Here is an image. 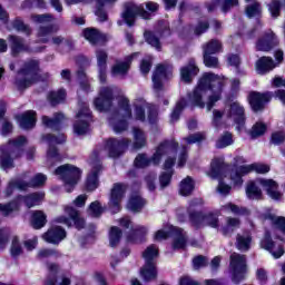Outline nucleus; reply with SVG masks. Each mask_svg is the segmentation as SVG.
<instances>
[{
    "mask_svg": "<svg viewBox=\"0 0 285 285\" xmlns=\"http://www.w3.org/2000/svg\"><path fill=\"white\" fill-rule=\"evenodd\" d=\"M177 146L179 145L173 140L161 142L156 149V153L154 154L151 159H148V157H146V155L144 154H139L135 159L136 168H146V166H150V164L157 166L159 161H161L164 155H170V153H175L177 150Z\"/></svg>",
    "mask_w": 285,
    "mask_h": 285,
    "instance_id": "6e6552de",
    "label": "nucleus"
},
{
    "mask_svg": "<svg viewBox=\"0 0 285 285\" xmlns=\"http://www.w3.org/2000/svg\"><path fill=\"white\" fill-rule=\"evenodd\" d=\"M145 39L147 43H149V46H153V48H156V50H161V42H159V33L146 31Z\"/></svg>",
    "mask_w": 285,
    "mask_h": 285,
    "instance_id": "4d7b16f0",
    "label": "nucleus"
},
{
    "mask_svg": "<svg viewBox=\"0 0 285 285\" xmlns=\"http://www.w3.org/2000/svg\"><path fill=\"white\" fill-rule=\"evenodd\" d=\"M273 99V95L271 92H257V91H252L249 92L248 96V102L254 112H259V110H264V107L268 101Z\"/></svg>",
    "mask_w": 285,
    "mask_h": 285,
    "instance_id": "4be33fe9",
    "label": "nucleus"
},
{
    "mask_svg": "<svg viewBox=\"0 0 285 285\" xmlns=\"http://www.w3.org/2000/svg\"><path fill=\"white\" fill-rule=\"evenodd\" d=\"M146 146V134L140 128H134V148L139 150V148H144Z\"/></svg>",
    "mask_w": 285,
    "mask_h": 285,
    "instance_id": "864d4df0",
    "label": "nucleus"
},
{
    "mask_svg": "<svg viewBox=\"0 0 285 285\" xmlns=\"http://www.w3.org/2000/svg\"><path fill=\"white\" fill-rule=\"evenodd\" d=\"M239 226H242V220H239V218L227 217L226 225L222 228V233L225 237H230Z\"/></svg>",
    "mask_w": 285,
    "mask_h": 285,
    "instance_id": "a19ab883",
    "label": "nucleus"
},
{
    "mask_svg": "<svg viewBox=\"0 0 285 285\" xmlns=\"http://www.w3.org/2000/svg\"><path fill=\"white\" fill-rule=\"evenodd\" d=\"M46 214L41 210L32 213L31 226L36 229L43 228L46 226Z\"/></svg>",
    "mask_w": 285,
    "mask_h": 285,
    "instance_id": "603ef678",
    "label": "nucleus"
},
{
    "mask_svg": "<svg viewBox=\"0 0 285 285\" xmlns=\"http://www.w3.org/2000/svg\"><path fill=\"white\" fill-rule=\"evenodd\" d=\"M277 68V63L271 57H262L256 61V70L258 75H266V72H271V70H275Z\"/></svg>",
    "mask_w": 285,
    "mask_h": 285,
    "instance_id": "473e14b6",
    "label": "nucleus"
},
{
    "mask_svg": "<svg viewBox=\"0 0 285 285\" xmlns=\"http://www.w3.org/2000/svg\"><path fill=\"white\" fill-rule=\"evenodd\" d=\"M250 242H253V238L249 233L238 234L236 237V247L238 250L246 253V250L250 249Z\"/></svg>",
    "mask_w": 285,
    "mask_h": 285,
    "instance_id": "49530a36",
    "label": "nucleus"
},
{
    "mask_svg": "<svg viewBox=\"0 0 285 285\" xmlns=\"http://www.w3.org/2000/svg\"><path fill=\"white\" fill-rule=\"evenodd\" d=\"M53 222L69 227L73 224L78 230H81L86 226V220L81 218L79 212L69 206L65 207V215L56 217Z\"/></svg>",
    "mask_w": 285,
    "mask_h": 285,
    "instance_id": "4468645a",
    "label": "nucleus"
},
{
    "mask_svg": "<svg viewBox=\"0 0 285 285\" xmlns=\"http://www.w3.org/2000/svg\"><path fill=\"white\" fill-rule=\"evenodd\" d=\"M9 41L11 43L12 55H19V52H28V50H30L26 41L19 37L10 36Z\"/></svg>",
    "mask_w": 285,
    "mask_h": 285,
    "instance_id": "ea45409f",
    "label": "nucleus"
},
{
    "mask_svg": "<svg viewBox=\"0 0 285 285\" xmlns=\"http://www.w3.org/2000/svg\"><path fill=\"white\" fill-rule=\"evenodd\" d=\"M184 108H186V99L183 98L176 104V107L170 115L171 124H175V121L179 120V115H181Z\"/></svg>",
    "mask_w": 285,
    "mask_h": 285,
    "instance_id": "680f3d73",
    "label": "nucleus"
},
{
    "mask_svg": "<svg viewBox=\"0 0 285 285\" xmlns=\"http://www.w3.org/2000/svg\"><path fill=\"white\" fill-rule=\"evenodd\" d=\"M56 175L65 181L67 193H72L81 179V170L72 165H62L56 169Z\"/></svg>",
    "mask_w": 285,
    "mask_h": 285,
    "instance_id": "9d476101",
    "label": "nucleus"
},
{
    "mask_svg": "<svg viewBox=\"0 0 285 285\" xmlns=\"http://www.w3.org/2000/svg\"><path fill=\"white\" fill-rule=\"evenodd\" d=\"M117 0H65L66 6H77V3H95L96 6V16L99 18V21H106L108 14L104 10L109 3H115Z\"/></svg>",
    "mask_w": 285,
    "mask_h": 285,
    "instance_id": "6ab92c4d",
    "label": "nucleus"
},
{
    "mask_svg": "<svg viewBox=\"0 0 285 285\" xmlns=\"http://www.w3.org/2000/svg\"><path fill=\"white\" fill-rule=\"evenodd\" d=\"M257 184H261L263 188L267 191L272 199H282V193L277 191V183L273 179H257Z\"/></svg>",
    "mask_w": 285,
    "mask_h": 285,
    "instance_id": "2f4dec72",
    "label": "nucleus"
},
{
    "mask_svg": "<svg viewBox=\"0 0 285 285\" xmlns=\"http://www.w3.org/2000/svg\"><path fill=\"white\" fill-rule=\"evenodd\" d=\"M137 17H141L142 19H150V13H148V11H145L144 4L127 2L121 13L122 21H125L127 26H135Z\"/></svg>",
    "mask_w": 285,
    "mask_h": 285,
    "instance_id": "f8f14e48",
    "label": "nucleus"
},
{
    "mask_svg": "<svg viewBox=\"0 0 285 285\" xmlns=\"http://www.w3.org/2000/svg\"><path fill=\"white\" fill-rule=\"evenodd\" d=\"M261 246L271 253L274 259H279L285 253L284 246L275 245V242L271 238V234L266 233L264 238L261 242Z\"/></svg>",
    "mask_w": 285,
    "mask_h": 285,
    "instance_id": "bb28decb",
    "label": "nucleus"
},
{
    "mask_svg": "<svg viewBox=\"0 0 285 285\" xmlns=\"http://www.w3.org/2000/svg\"><path fill=\"white\" fill-rule=\"evenodd\" d=\"M8 242H10V229L0 228V253L1 250H6V246H8Z\"/></svg>",
    "mask_w": 285,
    "mask_h": 285,
    "instance_id": "338daca9",
    "label": "nucleus"
},
{
    "mask_svg": "<svg viewBox=\"0 0 285 285\" xmlns=\"http://www.w3.org/2000/svg\"><path fill=\"white\" fill-rule=\"evenodd\" d=\"M140 275L145 282L157 279V267L155 263H145V266L140 269Z\"/></svg>",
    "mask_w": 285,
    "mask_h": 285,
    "instance_id": "37998d69",
    "label": "nucleus"
},
{
    "mask_svg": "<svg viewBox=\"0 0 285 285\" xmlns=\"http://www.w3.org/2000/svg\"><path fill=\"white\" fill-rule=\"evenodd\" d=\"M96 60L98 68V77L101 83H105L108 75V52L104 49L96 50Z\"/></svg>",
    "mask_w": 285,
    "mask_h": 285,
    "instance_id": "a878e982",
    "label": "nucleus"
},
{
    "mask_svg": "<svg viewBox=\"0 0 285 285\" xmlns=\"http://www.w3.org/2000/svg\"><path fill=\"white\" fill-rule=\"evenodd\" d=\"M168 237H174L173 248L175 250L186 248V233H184V229L173 226L169 232L159 229L156 232L154 239L155 242H164V239H168Z\"/></svg>",
    "mask_w": 285,
    "mask_h": 285,
    "instance_id": "9b49d317",
    "label": "nucleus"
},
{
    "mask_svg": "<svg viewBox=\"0 0 285 285\" xmlns=\"http://www.w3.org/2000/svg\"><path fill=\"white\" fill-rule=\"evenodd\" d=\"M61 121H63V114H57L53 119L48 116L42 117V124L47 128H57Z\"/></svg>",
    "mask_w": 285,
    "mask_h": 285,
    "instance_id": "13d9d810",
    "label": "nucleus"
},
{
    "mask_svg": "<svg viewBox=\"0 0 285 285\" xmlns=\"http://www.w3.org/2000/svg\"><path fill=\"white\" fill-rule=\"evenodd\" d=\"M134 106V119H136V121H145L146 110H148L149 124H157V108H155V106H149L144 100L136 101Z\"/></svg>",
    "mask_w": 285,
    "mask_h": 285,
    "instance_id": "dca6fc26",
    "label": "nucleus"
},
{
    "mask_svg": "<svg viewBox=\"0 0 285 285\" xmlns=\"http://www.w3.org/2000/svg\"><path fill=\"white\" fill-rule=\"evenodd\" d=\"M99 170H101V165L99 163L92 167L91 173L87 177V189L97 190L99 186Z\"/></svg>",
    "mask_w": 285,
    "mask_h": 285,
    "instance_id": "58836bf2",
    "label": "nucleus"
},
{
    "mask_svg": "<svg viewBox=\"0 0 285 285\" xmlns=\"http://www.w3.org/2000/svg\"><path fill=\"white\" fill-rule=\"evenodd\" d=\"M224 86H226L225 77L206 72L193 92L188 95V102L197 108H207V112H210L217 101L222 99Z\"/></svg>",
    "mask_w": 285,
    "mask_h": 285,
    "instance_id": "f257e3e1",
    "label": "nucleus"
},
{
    "mask_svg": "<svg viewBox=\"0 0 285 285\" xmlns=\"http://www.w3.org/2000/svg\"><path fill=\"white\" fill-rule=\"evenodd\" d=\"M85 39L91 43V46H98L106 41V37L101 35L97 29L87 28L82 32Z\"/></svg>",
    "mask_w": 285,
    "mask_h": 285,
    "instance_id": "72a5a7b5",
    "label": "nucleus"
},
{
    "mask_svg": "<svg viewBox=\"0 0 285 285\" xmlns=\"http://www.w3.org/2000/svg\"><path fill=\"white\" fill-rule=\"evenodd\" d=\"M42 139L49 144V149L47 151L49 161H61V156H59L57 147H55L53 144H63V141H66V136L63 134H60L59 137L47 135Z\"/></svg>",
    "mask_w": 285,
    "mask_h": 285,
    "instance_id": "5701e85b",
    "label": "nucleus"
},
{
    "mask_svg": "<svg viewBox=\"0 0 285 285\" xmlns=\"http://www.w3.org/2000/svg\"><path fill=\"white\" fill-rule=\"evenodd\" d=\"M230 268L233 272V282L239 284L246 277V256L233 253L230 255Z\"/></svg>",
    "mask_w": 285,
    "mask_h": 285,
    "instance_id": "f3484780",
    "label": "nucleus"
},
{
    "mask_svg": "<svg viewBox=\"0 0 285 285\" xmlns=\"http://www.w3.org/2000/svg\"><path fill=\"white\" fill-rule=\"evenodd\" d=\"M121 239V229L118 227H111L109 232V244L110 246L115 247L117 244H119Z\"/></svg>",
    "mask_w": 285,
    "mask_h": 285,
    "instance_id": "0e129e2a",
    "label": "nucleus"
},
{
    "mask_svg": "<svg viewBox=\"0 0 285 285\" xmlns=\"http://www.w3.org/2000/svg\"><path fill=\"white\" fill-rule=\"evenodd\" d=\"M145 264H155V258L159 257V247L149 245L142 253Z\"/></svg>",
    "mask_w": 285,
    "mask_h": 285,
    "instance_id": "09e8293b",
    "label": "nucleus"
},
{
    "mask_svg": "<svg viewBox=\"0 0 285 285\" xmlns=\"http://www.w3.org/2000/svg\"><path fill=\"white\" fill-rule=\"evenodd\" d=\"M42 238L48 244H59L66 239V229L60 226H53L42 235Z\"/></svg>",
    "mask_w": 285,
    "mask_h": 285,
    "instance_id": "cd10ccee",
    "label": "nucleus"
},
{
    "mask_svg": "<svg viewBox=\"0 0 285 285\" xmlns=\"http://www.w3.org/2000/svg\"><path fill=\"white\" fill-rule=\"evenodd\" d=\"M48 99L51 106H57L66 100V90L60 89L58 91H51L48 95Z\"/></svg>",
    "mask_w": 285,
    "mask_h": 285,
    "instance_id": "6e6d98bb",
    "label": "nucleus"
},
{
    "mask_svg": "<svg viewBox=\"0 0 285 285\" xmlns=\"http://www.w3.org/2000/svg\"><path fill=\"white\" fill-rule=\"evenodd\" d=\"M222 213H233V215H250V210L246 207H239L233 203H227L226 205L220 207Z\"/></svg>",
    "mask_w": 285,
    "mask_h": 285,
    "instance_id": "de8ad7c7",
    "label": "nucleus"
},
{
    "mask_svg": "<svg viewBox=\"0 0 285 285\" xmlns=\"http://www.w3.org/2000/svg\"><path fill=\"white\" fill-rule=\"evenodd\" d=\"M226 170H228V165L224 163V157L214 158L207 175L212 177V179H223L224 177H228Z\"/></svg>",
    "mask_w": 285,
    "mask_h": 285,
    "instance_id": "393cba45",
    "label": "nucleus"
},
{
    "mask_svg": "<svg viewBox=\"0 0 285 285\" xmlns=\"http://www.w3.org/2000/svg\"><path fill=\"white\" fill-rule=\"evenodd\" d=\"M126 190L128 187L125 184L116 183L114 184L110 196H109V210L114 214L119 213L121 210V202H124V197H126Z\"/></svg>",
    "mask_w": 285,
    "mask_h": 285,
    "instance_id": "2eb2a0df",
    "label": "nucleus"
},
{
    "mask_svg": "<svg viewBox=\"0 0 285 285\" xmlns=\"http://www.w3.org/2000/svg\"><path fill=\"white\" fill-rule=\"evenodd\" d=\"M190 220L195 228H204V226H210L212 228H217L219 226V218L214 214H202L195 213L190 214Z\"/></svg>",
    "mask_w": 285,
    "mask_h": 285,
    "instance_id": "aec40b11",
    "label": "nucleus"
},
{
    "mask_svg": "<svg viewBox=\"0 0 285 285\" xmlns=\"http://www.w3.org/2000/svg\"><path fill=\"white\" fill-rule=\"evenodd\" d=\"M173 77V67L166 65H158L153 73V88L155 92L164 90V80Z\"/></svg>",
    "mask_w": 285,
    "mask_h": 285,
    "instance_id": "a211bd4d",
    "label": "nucleus"
},
{
    "mask_svg": "<svg viewBox=\"0 0 285 285\" xmlns=\"http://www.w3.org/2000/svg\"><path fill=\"white\" fill-rule=\"evenodd\" d=\"M232 144H233V134L226 131L216 141V147H218V148H227V146H232Z\"/></svg>",
    "mask_w": 285,
    "mask_h": 285,
    "instance_id": "e2e57ef3",
    "label": "nucleus"
},
{
    "mask_svg": "<svg viewBox=\"0 0 285 285\" xmlns=\"http://www.w3.org/2000/svg\"><path fill=\"white\" fill-rule=\"evenodd\" d=\"M173 166H175V159L168 158L165 161V170L167 171H164L159 177L160 188L170 186V179H173V170H170V168H173Z\"/></svg>",
    "mask_w": 285,
    "mask_h": 285,
    "instance_id": "f704fd0d",
    "label": "nucleus"
},
{
    "mask_svg": "<svg viewBox=\"0 0 285 285\" xmlns=\"http://www.w3.org/2000/svg\"><path fill=\"white\" fill-rule=\"evenodd\" d=\"M205 139H206L205 132H196L183 139V150L180 151L178 157L179 168H181L183 166H186V160L188 159V155L186 154V146H190L191 144H199Z\"/></svg>",
    "mask_w": 285,
    "mask_h": 285,
    "instance_id": "412c9836",
    "label": "nucleus"
},
{
    "mask_svg": "<svg viewBox=\"0 0 285 285\" xmlns=\"http://www.w3.org/2000/svg\"><path fill=\"white\" fill-rule=\"evenodd\" d=\"M139 53H132L127 57L126 61H116V63L111 67L112 77H126L128 75V70H130V61H132L134 57H137Z\"/></svg>",
    "mask_w": 285,
    "mask_h": 285,
    "instance_id": "c756f323",
    "label": "nucleus"
},
{
    "mask_svg": "<svg viewBox=\"0 0 285 285\" xmlns=\"http://www.w3.org/2000/svg\"><path fill=\"white\" fill-rule=\"evenodd\" d=\"M17 119L20 128L23 130H30V128H35L37 124V112L29 110L22 115L17 116Z\"/></svg>",
    "mask_w": 285,
    "mask_h": 285,
    "instance_id": "7c9ffc66",
    "label": "nucleus"
},
{
    "mask_svg": "<svg viewBox=\"0 0 285 285\" xmlns=\"http://www.w3.org/2000/svg\"><path fill=\"white\" fill-rule=\"evenodd\" d=\"M264 132H266V125L264 122H256L252 128L250 136L255 139L262 137Z\"/></svg>",
    "mask_w": 285,
    "mask_h": 285,
    "instance_id": "774afa93",
    "label": "nucleus"
},
{
    "mask_svg": "<svg viewBox=\"0 0 285 285\" xmlns=\"http://www.w3.org/2000/svg\"><path fill=\"white\" fill-rule=\"evenodd\" d=\"M48 177L43 174H36L33 177L30 173H24L19 179H11L4 191L6 197H10L14 190H28V188H41L46 185Z\"/></svg>",
    "mask_w": 285,
    "mask_h": 285,
    "instance_id": "20e7f679",
    "label": "nucleus"
},
{
    "mask_svg": "<svg viewBox=\"0 0 285 285\" xmlns=\"http://www.w3.org/2000/svg\"><path fill=\"white\" fill-rule=\"evenodd\" d=\"M144 206H146V199L139 194H131L127 204V209L131 210V213H141Z\"/></svg>",
    "mask_w": 285,
    "mask_h": 285,
    "instance_id": "e433bc0d",
    "label": "nucleus"
},
{
    "mask_svg": "<svg viewBox=\"0 0 285 285\" xmlns=\"http://www.w3.org/2000/svg\"><path fill=\"white\" fill-rule=\"evenodd\" d=\"M261 217L265 220L267 219L268 222H271V224H273L275 228H277L278 230H281V233H283V235H285V217L276 216L275 214L271 213V210L262 214Z\"/></svg>",
    "mask_w": 285,
    "mask_h": 285,
    "instance_id": "4c0bfd02",
    "label": "nucleus"
},
{
    "mask_svg": "<svg viewBox=\"0 0 285 285\" xmlns=\"http://www.w3.org/2000/svg\"><path fill=\"white\" fill-rule=\"evenodd\" d=\"M55 32V28L52 26L40 27L38 31V37L42 43H48V36Z\"/></svg>",
    "mask_w": 285,
    "mask_h": 285,
    "instance_id": "69168bd1",
    "label": "nucleus"
},
{
    "mask_svg": "<svg viewBox=\"0 0 285 285\" xmlns=\"http://www.w3.org/2000/svg\"><path fill=\"white\" fill-rule=\"evenodd\" d=\"M94 104L99 112L108 110L112 106V89L110 87H102Z\"/></svg>",
    "mask_w": 285,
    "mask_h": 285,
    "instance_id": "b1692460",
    "label": "nucleus"
},
{
    "mask_svg": "<svg viewBox=\"0 0 285 285\" xmlns=\"http://www.w3.org/2000/svg\"><path fill=\"white\" fill-rule=\"evenodd\" d=\"M27 141L26 137L20 136L0 148V168L2 170L14 168V159L21 157V146H24Z\"/></svg>",
    "mask_w": 285,
    "mask_h": 285,
    "instance_id": "7ed1b4c3",
    "label": "nucleus"
},
{
    "mask_svg": "<svg viewBox=\"0 0 285 285\" xmlns=\"http://www.w3.org/2000/svg\"><path fill=\"white\" fill-rule=\"evenodd\" d=\"M19 210V202L12 200L8 204H0V215L2 217H10L12 213H17Z\"/></svg>",
    "mask_w": 285,
    "mask_h": 285,
    "instance_id": "3c124183",
    "label": "nucleus"
},
{
    "mask_svg": "<svg viewBox=\"0 0 285 285\" xmlns=\"http://www.w3.org/2000/svg\"><path fill=\"white\" fill-rule=\"evenodd\" d=\"M274 46H277V37H275V33L269 30L257 41L256 50L261 52H268L269 50H273Z\"/></svg>",
    "mask_w": 285,
    "mask_h": 285,
    "instance_id": "c85d7f7f",
    "label": "nucleus"
},
{
    "mask_svg": "<svg viewBox=\"0 0 285 285\" xmlns=\"http://www.w3.org/2000/svg\"><path fill=\"white\" fill-rule=\"evenodd\" d=\"M227 119L237 124V130H242L244 128V121H246L244 107L239 102H232L225 107L223 112L214 110V124L216 126H219V121H226Z\"/></svg>",
    "mask_w": 285,
    "mask_h": 285,
    "instance_id": "0eeeda50",
    "label": "nucleus"
},
{
    "mask_svg": "<svg viewBox=\"0 0 285 285\" xmlns=\"http://www.w3.org/2000/svg\"><path fill=\"white\" fill-rule=\"evenodd\" d=\"M239 164H246V159L242 156H237L235 158V168L232 169V171L229 173V179L232 180L234 186H242V184H244V180L242 179V177H244V175H248V173H253V170H255V173H258L261 175L269 173L271 170V167L268 165L252 164V165L239 166Z\"/></svg>",
    "mask_w": 285,
    "mask_h": 285,
    "instance_id": "423d86ee",
    "label": "nucleus"
},
{
    "mask_svg": "<svg viewBox=\"0 0 285 285\" xmlns=\"http://www.w3.org/2000/svg\"><path fill=\"white\" fill-rule=\"evenodd\" d=\"M130 140L128 138H122L120 140L110 138L106 141L104 149H96L94 151V157L98 159L99 157H120L124 155V150L128 148Z\"/></svg>",
    "mask_w": 285,
    "mask_h": 285,
    "instance_id": "1a4fd4ad",
    "label": "nucleus"
},
{
    "mask_svg": "<svg viewBox=\"0 0 285 285\" xmlns=\"http://www.w3.org/2000/svg\"><path fill=\"white\" fill-rule=\"evenodd\" d=\"M204 55H217L222 52V42L217 39L209 40L203 46Z\"/></svg>",
    "mask_w": 285,
    "mask_h": 285,
    "instance_id": "8fccbe9b",
    "label": "nucleus"
},
{
    "mask_svg": "<svg viewBox=\"0 0 285 285\" xmlns=\"http://www.w3.org/2000/svg\"><path fill=\"white\" fill-rule=\"evenodd\" d=\"M10 255L11 257H20V255H23V246L21 245V242L19 240V237L13 236L11 240L10 246Z\"/></svg>",
    "mask_w": 285,
    "mask_h": 285,
    "instance_id": "5fc2aeb1",
    "label": "nucleus"
},
{
    "mask_svg": "<svg viewBox=\"0 0 285 285\" xmlns=\"http://www.w3.org/2000/svg\"><path fill=\"white\" fill-rule=\"evenodd\" d=\"M246 16L249 19H253L254 17H262V4L259 2H254L246 7Z\"/></svg>",
    "mask_w": 285,
    "mask_h": 285,
    "instance_id": "052dcab7",
    "label": "nucleus"
},
{
    "mask_svg": "<svg viewBox=\"0 0 285 285\" xmlns=\"http://www.w3.org/2000/svg\"><path fill=\"white\" fill-rule=\"evenodd\" d=\"M43 197H46L43 193H33L26 197H19L18 202H24L28 208H32V206H39L43 202Z\"/></svg>",
    "mask_w": 285,
    "mask_h": 285,
    "instance_id": "79ce46f5",
    "label": "nucleus"
},
{
    "mask_svg": "<svg viewBox=\"0 0 285 285\" xmlns=\"http://www.w3.org/2000/svg\"><path fill=\"white\" fill-rule=\"evenodd\" d=\"M220 6L222 10L224 12H228V10H230V8H235V6L239 4V0H214L213 4H209L207 7L208 12H213V10H215V7Z\"/></svg>",
    "mask_w": 285,
    "mask_h": 285,
    "instance_id": "a18cd8bd",
    "label": "nucleus"
},
{
    "mask_svg": "<svg viewBox=\"0 0 285 285\" xmlns=\"http://www.w3.org/2000/svg\"><path fill=\"white\" fill-rule=\"evenodd\" d=\"M246 195L248 199H262V189L255 183H249L246 188Z\"/></svg>",
    "mask_w": 285,
    "mask_h": 285,
    "instance_id": "bf43d9fd",
    "label": "nucleus"
},
{
    "mask_svg": "<svg viewBox=\"0 0 285 285\" xmlns=\"http://www.w3.org/2000/svg\"><path fill=\"white\" fill-rule=\"evenodd\" d=\"M118 106V110L114 111L108 118L110 128L117 134L128 130V119L132 117L128 98L120 97Z\"/></svg>",
    "mask_w": 285,
    "mask_h": 285,
    "instance_id": "39448f33",
    "label": "nucleus"
},
{
    "mask_svg": "<svg viewBox=\"0 0 285 285\" xmlns=\"http://www.w3.org/2000/svg\"><path fill=\"white\" fill-rule=\"evenodd\" d=\"M193 190H195V180L190 176H187L179 184V195L188 197L193 195Z\"/></svg>",
    "mask_w": 285,
    "mask_h": 285,
    "instance_id": "c03bdc74",
    "label": "nucleus"
},
{
    "mask_svg": "<svg viewBox=\"0 0 285 285\" xmlns=\"http://www.w3.org/2000/svg\"><path fill=\"white\" fill-rule=\"evenodd\" d=\"M199 69L195 65V60H189V63L186 67L180 69V77L185 83H190L193 81V77L197 76Z\"/></svg>",
    "mask_w": 285,
    "mask_h": 285,
    "instance_id": "c9c22d12",
    "label": "nucleus"
},
{
    "mask_svg": "<svg viewBox=\"0 0 285 285\" xmlns=\"http://www.w3.org/2000/svg\"><path fill=\"white\" fill-rule=\"evenodd\" d=\"M39 60H29L24 63L23 68L18 72L16 78V86L23 90L37 83V81H46L50 75L45 73L43 77L39 76Z\"/></svg>",
    "mask_w": 285,
    "mask_h": 285,
    "instance_id": "f03ea898",
    "label": "nucleus"
},
{
    "mask_svg": "<svg viewBox=\"0 0 285 285\" xmlns=\"http://www.w3.org/2000/svg\"><path fill=\"white\" fill-rule=\"evenodd\" d=\"M90 121H92L90 109L86 102H81L80 109L76 115V121L73 124V130L76 135H86V132H88Z\"/></svg>",
    "mask_w": 285,
    "mask_h": 285,
    "instance_id": "ddd939ff",
    "label": "nucleus"
}]
</instances>
